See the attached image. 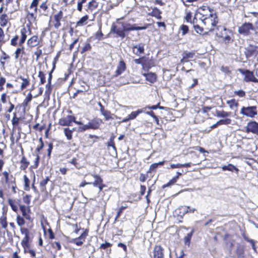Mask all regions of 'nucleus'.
I'll return each instance as SVG.
<instances>
[{
	"label": "nucleus",
	"instance_id": "1",
	"mask_svg": "<svg viewBox=\"0 0 258 258\" xmlns=\"http://www.w3.org/2000/svg\"><path fill=\"white\" fill-rule=\"evenodd\" d=\"M240 113L246 117L254 118L257 114V107L255 106H243Z\"/></svg>",
	"mask_w": 258,
	"mask_h": 258
},
{
	"label": "nucleus",
	"instance_id": "2",
	"mask_svg": "<svg viewBox=\"0 0 258 258\" xmlns=\"http://www.w3.org/2000/svg\"><path fill=\"white\" fill-rule=\"evenodd\" d=\"M201 18L218 19L214 11L207 6H202L199 9Z\"/></svg>",
	"mask_w": 258,
	"mask_h": 258
},
{
	"label": "nucleus",
	"instance_id": "3",
	"mask_svg": "<svg viewBox=\"0 0 258 258\" xmlns=\"http://www.w3.org/2000/svg\"><path fill=\"white\" fill-rule=\"evenodd\" d=\"M204 25L206 26V29L209 31L214 30V27H215L218 22V19L200 18Z\"/></svg>",
	"mask_w": 258,
	"mask_h": 258
},
{
	"label": "nucleus",
	"instance_id": "4",
	"mask_svg": "<svg viewBox=\"0 0 258 258\" xmlns=\"http://www.w3.org/2000/svg\"><path fill=\"white\" fill-rule=\"evenodd\" d=\"M244 53L247 58L258 57V46L249 44L245 48Z\"/></svg>",
	"mask_w": 258,
	"mask_h": 258
},
{
	"label": "nucleus",
	"instance_id": "5",
	"mask_svg": "<svg viewBox=\"0 0 258 258\" xmlns=\"http://www.w3.org/2000/svg\"><path fill=\"white\" fill-rule=\"evenodd\" d=\"M164 249L160 245L154 246L150 254L151 258H164Z\"/></svg>",
	"mask_w": 258,
	"mask_h": 258
},
{
	"label": "nucleus",
	"instance_id": "6",
	"mask_svg": "<svg viewBox=\"0 0 258 258\" xmlns=\"http://www.w3.org/2000/svg\"><path fill=\"white\" fill-rule=\"evenodd\" d=\"M254 27L250 23H245L238 28V32L243 36H247L250 34V31L253 30Z\"/></svg>",
	"mask_w": 258,
	"mask_h": 258
},
{
	"label": "nucleus",
	"instance_id": "7",
	"mask_svg": "<svg viewBox=\"0 0 258 258\" xmlns=\"http://www.w3.org/2000/svg\"><path fill=\"white\" fill-rule=\"evenodd\" d=\"M245 128V132L247 133H251L258 135V122L255 121H250L248 122Z\"/></svg>",
	"mask_w": 258,
	"mask_h": 258
},
{
	"label": "nucleus",
	"instance_id": "8",
	"mask_svg": "<svg viewBox=\"0 0 258 258\" xmlns=\"http://www.w3.org/2000/svg\"><path fill=\"white\" fill-rule=\"evenodd\" d=\"M75 121V117L72 115H68L67 117L60 118L58 124L62 126H70L72 122Z\"/></svg>",
	"mask_w": 258,
	"mask_h": 258
},
{
	"label": "nucleus",
	"instance_id": "9",
	"mask_svg": "<svg viewBox=\"0 0 258 258\" xmlns=\"http://www.w3.org/2000/svg\"><path fill=\"white\" fill-rule=\"evenodd\" d=\"M21 233L24 235V237L23 238L21 241V244L22 246H27V244H29V242L30 240V231L26 228H21Z\"/></svg>",
	"mask_w": 258,
	"mask_h": 258
},
{
	"label": "nucleus",
	"instance_id": "10",
	"mask_svg": "<svg viewBox=\"0 0 258 258\" xmlns=\"http://www.w3.org/2000/svg\"><path fill=\"white\" fill-rule=\"evenodd\" d=\"M239 71L245 75L244 80L246 82L252 81L254 82H257V79L254 77L252 72L248 71H243L242 69H239Z\"/></svg>",
	"mask_w": 258,
	"mask_h": 258
},
{
	"label": "nucleus",
	"instance_id": "11",
	"mask_svg": "<svg viewBox=\"0 0 258 258\" xmlns=\"http://www.w3.org/2000/svg\"><path fill=\"white\" fill-rule=\"evenodd\" d=\"M126 70V64L123 60H121L119 62V64L117 67L115 74L112 77H116L121 74Z\"/></svg>",
	"mask_w": 258,
	"mask_h": 258
},
{
	"label": "nucleus",
	"instance_id": "12",
	"mask_svg": "<svg viewBox=\"0 0 258 258\" xmlns=\"http://www.w3.org/2000/svg\"><path fill=\"white\" fill-rule=\"evenodd\" d=\"M111 33H115L117 36L123 38L125 37V34L124 33V28H117L116 26L113 25L111 28Z\"/></svg>",
	"mask_w": 258,
	"mask_h": 258
},
{
	"label": "nucleus",
	"instance_id": "13",
	"mask_svg": "<svg viewBox=\"0 0 258 258\" xmlns=\"http://www.w3.org/2000/svg\"><path fill=\"white\" fill-rule=\"evenodd\" d=\"M63 17V13L61 11H59L54 16V26L56 29H58L60 26V20Z\"/></svg>",
	"mask_w": 258,
	"mask_h": 258
},
{
	"label": "nucleus",
	"instance_id": "14",
	"mask_svg": "<svg viewBox=\"0 0 258 258\" xmlns=\"http://www.w3.org/2000/svg\"><path fill=\"white\" fill-rule=\"evenodd\" d=\"M87 235V233L86 232H84L82 235L79 236L78 238L73 239L71 242L74 243L76 245L78 246L81 245L84 241H85V239Z\"/></svg>",
	"mask_w": 258,
	"mask_h": 258
},
{
	"label": "nucleus",
	"instance_id": "15",
	"mask_svg": "<svg viewBox=\"0 0 258 258\" xmlns=\"http://www.w3.org/2000/svg\"><path fill=\"white\" fill-rule=\"evenodd\" d=\"M237 258H243L244 257V247L243 245L238 244L235 250Z\"/></svg>",
	"mask_w": 258,
	"mask_h": 258
},
{
	"label": "nucleus",
	"instance_id": "16",
	"mask_svg": "<svg viewBox=\"0 0 258 258\" xmlns=\"http://www.w3.org/2000/svg\"><path fill=\"white\" fill-rule=\"evenodd\" d=\"M188 209L189 207L186 206H182L175 210V212L180 217L183 216L186 213L188 212Z\"/></svg>",
	"mask_w": 258,
	"mask_h": 258
},
{
	"label": "nucleus",
	"instance_id": "17",
	"mask_svg": "<svg viewBox=\"0 0 258 258\" xmlns=\"http://www.w3.org/2000/svg\"><path fill=\"white\" fill-rule=\"evenodd\" d=\"M133 50L134 53L138 55H139L140 54H143L144 53V46L142 44H139L134 46L133 47Z\"/></svg>",
	"mask_w": 258,
	"mask_h": 258
},
{
	"label": "nucleus",
	"instance_id": "18",
	"mask_svg": "<svg viewBox=\"0 0 258 258\" xmlns=\"http://www.w3.org/2000/svg\"><path fill=\"white\" fill-rule=\"evenodd\" d=\"M103 123L102 120L100 118H96L90 122V125L91 126V129L96 130L99 128L101 123Z\"/></svg>",
	"mask_w": 258,
	"mask_h": 258
},
{
	"label": "nucleus",
	"instance_id": "19",
	"mask_svg": "<svg viewBox=\"0 0 258 258\" xmlns=\"http://www.w3.org/2000/svg\"><path fill=\"white\" fill-rule=\"evenodd\" d=\"M143 76L146 77V79L151 83H154L157 79L156 75L155 73H149L143 74Z\"/></svg>",
	"mask_w": 258,
	"mask_h": 258
},
{
	"label": "nucleus",
	"instance_id": "20",
	"mask_svg": "<svg viewBox=\"0 0 258 258\" xmlns=\"http://www.w3.org/2000/svg\"><path fill=\"white\" fill-rule=\"evenodd\" d=\"M161 13L162 12L159 9L155 7L152 9L151 15L153 17H156L158 20H161L162 19V17L161 16Z\"/></svg>",
	"mask_w": 258,
	"mask_h": 258
},
{
	"label": "nucleus",
	"instance_id": "21",
	"mask_svg": "<svg viewBox=\"0 0 258 258\" xmlns=\"http://www.w3.org/2000/svg\"><path fill=\"white\" fill-rule=\"evenodd\" d=\"M124 31H132V30H145L147 28V27H138L136 26L135 25H131L130 27H127L125 26H123Z\"/></svg>",
	"mask_w": 258,
	"mask_h": 258
},
{
	"label": "nucleus",
	"instance_id": "22",
	"mask_svg": "<svg viewBox=\"0 0 258 258\" xmlns=\"http://www.w3.org/2000/svg\"><path fill=\"white\" fill-rule=\"evenodd\" d=\"M146 111V108H143L140 109H138L136 111L132 112L130 114L128 115L129 119H135L139 114L144 112Z\"/></svg>",
	"mask_w": 258,
	"mask_h": 258
},
{
	"label": "nucleus",
	"instance_id": "23",
	"mask_svg": "<svg viewBox=\"0 0 258 258\" xmlns=\"http://www.w3.org/2000/svg\"><path fill=\"white\" fill-rule=\"evenodd\" d=\"M27 43L31 47L36 46L38 44V37L37 36H33L28 40Z\"/></svg>",
	"mask_w": 258,
	"mask_h": 258
},
{
	"label": "nucleus",
	"instance_id": "24",
	"mask_svg": "<svg viewBox=\"0 0 258 258\" xmlns=\"http://www.w3.org/2000/svg\"><path fill=\"white\" fill-rule=\"evenodd\" d=\"M35 14L36 13L34 12V13H30L29 12L27 13L26 18L29 22L31 24L35 23L36 21V16Z\"/></svg>",
	"mask_w": 258,
	"mask_h": 258
},
{
	"label": "nucleus",
	"instance_id": "25",
	"mask_svg": "<svg viewBox=\"0 0 258 258\" xmlns=\"http://www.w3.org/2000/svg\"><path fill=\"white\" fill-rule=\"evenodd\" d=\"M222 169L223 171L228 170L230 171H233L235 170L236 172V173H238L239 171L237 168H236L235 166L231 164H229L227 165H224L222 166Z\"/></svg>",
	"mask_w": 258,
	"mask_h": 258
},
{
	"label": "nucleus",
	"instance_id": "26",
	"mask_svg": "<svg viewBox=\"0 0 258 258\" xmlns=\"http://www.w3.org/2000/svg\"><path fill=\"white\" fill-rule=\"evenodd\" d=\"M23 247L24 248L25 253H29L32 257H34L35 256V251L34 250L30 249L29 244H27V246L26 245V246H25Z\"/></svg>",
	"mask_w": 258,
	"mask_h": 258
},
{
	"label": "nucleus",
	"instance_id": "27",
	"mask_svg": "<svg viewBox=\"0 0 258 258\" xmlns=\"http://www.w3.org/2000/svg\"><path fill=\"white\" fill-rule=\"evenodd\" d=\"M91 175L93 176L95 179L93 182H91V184H92L94 187L98 186L100 183L103 182V180L99 176L97 175Z\"/></svg>",
	"mask_w": 258,
	"mask_h": 258
},
{
	"label": "nucleus",
	"instance_id": "28",
	"mask_svg": "<svg viewBox=\"0 0 258 258\" xmlns=\"http://www.w3.org/2000/svg\"><path fill=\"white\" fill-rule=\"evenodd\" d=\"M24 53V47H19L16 49L15 52V59H18L20 55L21 54H23Z\"/></svg>",
	"mask_w": 258,
	"mask_h": 258
},
{
	"label": "nucleus",
	"instance_id": "29",
	"mask_svg": "<svg viewBox=\"0 0 258 258\" xmlns=\"http://www.w3.org/2000/svg\"><path fill=\"white\" fill-rule=\"evenodd\" d=\"M21 37L19 42V46H21L22 44L24 43L27 38V35L26 34V30L25 29H23L22 30H21Z\"/></svg>",
	"mask_w": 258,
	"mask_h": 258
},
{
	"label": "nucleus",
	"instance_id": "30",
	"mask_svg": "<svg viewBox=\"0 0 258 258\" xmlns=\"http://www.w3.org/2000/svg\"><path fill=\"white\" fill-rule=\"evenodd\" d=\"M64 134L68 140L72 139V131L69 127H66L63 129Z\"/></svg>",
	"mask_w": 258,
	"mask_h": 258
},
{
	"label": "nucleus",
	"instance_id": "31",
	"mask_svg": "<svg viewBox=\"0 0 258 258\" xmlns=\"http://www.w3.org/2000/svg\"><path fill=\"white\" fill-rule=\"evenodd\" d=\"M216 114H216L217 116L219 117L224 118V117L230 116L231 114V112H226L223 110L217 111L216 112Z\"/></svg>",
	"mask_w": 258,
	"mask_h": 258
},
{
	"label": "nucleus",
	"instance_id": "32",
	"mask_svg": "<svg viewBox=\"0 0 258 258\" xmlns=\"http://www.w3.org/2000/svg\"><path fill=\"white\" fill-rule=\"evenodd\" d=\"M194 232V230H192L190 233H188L184 238L185 244L187 245L188 246H189L190 239L192 236Z\"/></svg>",
	"mask_w": 258,
	"mask_h": 258
},
{
	"label": "nucleus",
	"instance_id": "33",
	"mask_svg": "<svg viewBox=\"0 0 258 258\" xmlns=\"http://www.w3.org/2000/svg\"><path fill=\"white\" fill-rule=\"evenodd\" d=\"M8 203L14 211L16 212L18 210L17 203L15 200L10 199L8 200Z\"/></svg>",
	"mask_w": 258,
	"mask_h": 258
},
{
	"label": "nucleus",
	"instance_id": "34",
	"mask_svg": "<svg viewBox=\"0 0 258 258\" xmlns=\"http://www.w3.org/2000/svg\"><path fill=\"white\" fill-rule=\"evenodd\" d=\"M1 21V26L4 27L7 25L8 23V16L6 14H3L0 17Z\"/></svg>",
	"mask_w": 258,
	"mask_h": 258
},
{
	"label": "nucleus",
	"instance_id": "35",
	"mask_svg": "<svg viewBox=\"0 0 258 258\" xmlns=\"http://www.w3.org/2000/svg\"><path fill=\"white\" fill-rule=\"evenodd\" d=\"M20 78L23 81V82L21 85V89L22 90H23L26 88L29 84V81L27 79L24 78L22 76H21Z\"/></svg>",
	"mask_w": 258,
	"mask_h": 258
},
{
	"label": "nucleus",
	"instance_id": "36",
	"mask_svg": "<svg viewBox=\"0 0 258 258\" xmlns=\"http://www.w3.org/2000/svg\"><path fill=\"white\" fill-rule=\"evenodd\" d=\"M49 180V178L48 176H47L45 179H43L40 182V186L41 188V189L44 191L45 190V186L47 184L48 181Z\"/></svg>",
	"mask_w": 258,
	"mask_h": 258
},
{
	"label": "nucleus",
	"instance_id": "37",
	"mask_svg": "<svg viewBox=\"0 0 258 258\" xmlns=\"http://www.w3.org/2000/svg\"><path fill=\"white\" fill-rule=\"evenodd\" d=\"M102 114L104 116L105 120H108L109 119H113L112 115L113 114H111L110 111L107 110L105 112L102 113Z\"/></svg>",
	"mask_w": 258,
	"mask_h": 258
},
{
	"label": "nucleus",
	"instance_id": "38",
	"mask_svg": "<svg viewBox=\"0 0 258 258\" xmlns=\"http://www.w3.org/2000/svg\"><path fill=\"white\" fill-rule=\"evenodd\" d=\"M0 224L2 225L3 228H6L8 225L7 222V218L6 216L3 215L0 218Z\"/></svg>",
	"mask_w": 258,
	"mask_h": 258
},
{
	"label": "nucleus",
	"instance_id": "39",
	"mask_svg": "<svg viewBox=\"0 0 258 258\" xmlns=\"http://www.w3.org/2000/svg\"><path fill=\"white\" fill-rule=\"evenodd\" d=\"M98 6V3L95 0H92L88 4V9L90 10H93L97 8Z\"/></svg>",
	"mask_w": 258,
	"mask_h": 258
},
{
	"label": "nucleus",
	"instance_id": "40",
	"mask_svg": "<svg viewBox=\"0 0 258 258\" xmlns=\"http://www.w3.org/2000/svg\"><path fill=\"white\" fill-rule=\"evenodd\" d=\"M88 19V16L86 15L83 17L79 21L77 22V25L78 26H83L84 25L87 20Z\"/></svg>",
	"mask_w": 258,
	"mask_h": 258
},
{
	"label": "nucleus",
	"instance_id": "41",
	"mask_svg": "<svg viewBox=\"0 0 258 258\" xmlns=\"http://www.w3.org/2000/svg\"><path fill=\"white\" fill-rule=\"evenodd\" d=\"M38 77L40 78V84H44L45 82H46L45 80V75L44 74V73L42 71H39L38 74Z\"/></svg>",
	"mask_w": 258,
	"mask_h": 258
},
{
	"label": "nucleus",
	"instance_id": "42",
	"mask_svg": "<svg viewBox=\"0 0 258 258\" xmlns=\"http://www.w3.org/2000/svg\"><path fill=\"white\" fill-rule=\"evenodd\" d=\"M220 70L227 75H229L231 73V70L229 67L222 66Z\"/></svg>",
	"mask_w": 258,
	"mask_h": 258
},
{
	"label": "nucleus",
	"instance_id": "43",
	"mask_svg": "<svg viewBox=\"0 0 258 258\" xmlns=\"http://www.w3.org/2000/svg\"><path fill=\"white\" fill-rule=\"evenodd\" d=\"M24 180L25 182V187L24 189L25 190H29L30 189L29 184H30V180L29 178L27 177L26 175L24 176Z\"/></svg>",
	"mask_w": 258,
	"mask_h": 258
},
{
	"label": "nucleus",
	"instance_id": "44",
	"mask_svg": "<svg viewBox=\"0 0 258 258\" xmlns=\"http://www.w3.org/2000/svg\"><path fill=\"white\" fill-rule=\"evenodd\" d=\"M164 162H159L157 163H153L151 164L150 166L149 170L150 171H154L156 170V169L158 167L159 165H162L163 164Z\"/></svg>",
	"mask_w": 258,
	"mask_h": 258
},
{
	"label": "nucleus",
	"instance_id": "45",
	"mask_svg": "<svg viewBox=\"0 0 258 258\" xmlns=\"http://www.w3.org/2000/svg\"><path fill=\"white\" fill-rule=\"evenodd\" d=\"M39 1V0H33L32 2L30 5V9L34 8V11L35 13H37V6L38 4Z\"/></svg>",
	"mask_w": 258,
	"mask_h": 258
},
{
	"label": "nucleus",
	"instance_id": "46",
	"mask_svg": "<svg viewBox=\"0 0 258 258\" xmlns=\"http://www.w3.org/2000/svg\"><path fill=\"white\" fill-rule=\"evenodd\" d=\"M218 121L219 122V125H222V124L227 125V124H229L231 123V119L230 118H226V119H220Z\"/></svg>",
	"mask_w": 258,
	"mask_h": 258
},
{
	"label": "nucleus",
	"instance_id": "47",
	"mask_svg": "<svg viewBox=\"0 0 258 258\" xmlns=\"http://www.w3.org/2000/svg\"><path fill=\"white\" fill-rule=\"evenodd\" d=\"M227 103L229 105L230 108H232L233 106L237 107L238 103L236 102L234 99L227 101Z\"/></svg>",
	"mask_w": 258,
	"mask_h": 258
},
{
	"label": "nucleus",
	"instance_id": "48",
	"mask_svg": "<svg viewBox=\"0 0 258 258\" xmlns=\"http://www.w3.org/2000/svg\"><path fill=\"white\" fill-rule=\"evenodd\" d=\"M17 222L19 226H22L25 224V220L24 218L20 216L17 217Z\"/></svg>",
	"mask_w": 258,
	"mask_h": 258
},
{
	"label": "nucleus",
	"instance_id": "49",
	"mask_svg": "<svg viewBox=\"0 0 258 258\" xmlns=\"http://www.w3.org/2000/svg\"><path fill=\"white\" fill-rule=\"evenodd\" d=\"M111 245L112 244L111 243L105 242V243L101 244L100 248L107 250L108 248L110 247Z\"/></svg>",
	"mask_w": 258,
	"mask_h": 258
},
{
	"label": "nucleus",
	"instance_id": "50",
	"mask_svg": "<svg viewBox=\"0 0 258 258\" xmlns=\"http://www.w3.org/2000/svg\"><path fill=\"white\" fill-rule=\"evenodd\" d=\"M180 30L182 31V35H184L188 32V27L186 25H182L180 27Z\"/></svg>",
	"mask_w": 258,
	"mask_h": 258
},
{
	"label": "nucleus",
	"instance_id": "51",
	"mask_svg": "<svg viewBox=\"0 0 258 258\" xmlns=\"http://www.w3.org/2000/svg\"><path fill=\"white\" fill-rule=\"evenodd\" d=\"M223 41L225 43H229L233 41V40L231 39V37L228 35H227L224 37H223Z\"/></svg>",
	"mask_w": 258,
	"mask_h": 258
},
{
	"label": "nucleus",
	"instance_id": "52",
	"mask_svg": "<svg viewBox=\"0 0 258 258\" xmlns=\"http://www.w3.org/2000/svg\"><path fill=\"white\" fill-rule=\"evenodd\" d=\"M194 28L197 33L201 34L203 32V28L198 25H194Z\"/></svg>",
	"mask_w": 258,
	"mask_h": 258
},
{
	"label": "nucleus",
	"instance_id": "53",
	"mask_svg": "<svg viewBox=\"0 0 258 258\" xmlns=\"http://www.w3.org/2000/svg\"><path fill=\"white\" fill-rule=\"evenodd\" d=\"M21 163L23 164L24 166V168H27L29 164V162L27 160L26 158L24 156L22 158Z\"/></svg>",
	"mask_w": 258,
	"mask_h": 258
},
{
	"label": "nucleus",
	"instance_id": "54",
	"mask_svg": "<svg viewBox=\"0 0 258 258\" xmlns=\"http://www.w3.org/2000/svg\"><path fill=\"white\" fill-rule=\"evenodd\" d=\"M32 95H31V94L29 93L24 101L23 103H24V105L27 106L28 103L31 101V100H32Z\"/></svg>",
	"mask_w": 258,
	"mask_h": 258
},
{
	"label": "nucleus",
	"instance_id": "55",
	"mask_svg": "<svg viewBox=\"0 0 258 258\" xmlns=\"http://www.w3.org/2000/svg\"><path fill=\"white\" fill-rule=\"evenodd\" d=\"M145 108H146V109L147 108L149 109H156L158 108L162 109H164V107H162V106H160L159 104H158L157 105H155L147 106L145 107Z\"/></svg>",
	"mask_w": 258,
	"mask_h": 258
},
{
	"label": "nucleus",
	"instance_id": "56",
	"mask_svg": "<svg viewBox=\"0 0 258 258\" xmlns=\"http://www.w3.org/2000/svg\"><path fill=\"white\" fill-rule=\"evenodd\" d=\"M234 94L240 97H243L245 96V92L241 90L235 91Z\"/></svg>",
	"mask_w": 258,
	"mask_h": 258
},
{
	"label": "nucleus",
	"instance_id": "57",
	"mask_svg": "<svg viewBox=\"0 0 258 258\" xmlns=\"http://www.w3.org/2000/svg\"><path fill=\"white\" fill-rule=\"evenodd\" d=\"M19 38V36L18 35H16L13 38H12L11 40V44L13 46H16L17 44V40Z\"/></svg>",
	"mask_w": 258,
	"mask_h": 258
},
{
	"label": "nucleus",
	"instance_id": "58",
	"mask_svg": "<svg viewBox=\"0 0 258 258\" xmlns=\"http://www.w3.org/2000/svg\"><path fill=\"white\" fill-rule=\"evenodd\" d=\"M91 47L89 43L85 44V46L82 48V50L81 53H84L88 50H89L91 49Z\"/></svg>",
	"mask_w": 258,
	"mask_h": 258
},
{
	"label": "nucleus",
	"instance_id": "59",
	"mask_svg": "<svg viewBox=\"0 0 258 258\" xmlns=\"http://www.w3.org/2000/svg\"><path fill=\"white\" fill-rule=\"evenodd\" d=\"M19 121V118L17 117L16 116V113H14V116L12 120V122L13 125H17Z\"/></svg>",
	"mask_w": 258,
	"mask_h": 258
},
{
	"label": "nucleus",
	"instance_id": "60",
	"mask_svg": "<svg viewBox=\"0 0 258 258\" xmlns=\"http://www.w3.org/2000/svg\"><path fill=\"white\" fill-rule=\"evenodd\" d=\"M178 178V176H176L174 177H173L172 179H171L169 182L167 184V185L166 186H170L171 185H172L174 183H175L176 181H177V179Z\"/></svg>",
	"mask_w": 258,
	"mask_h": 258
},
{
	"label": "nucleus",
	"instance_id": "61",
	"mask_svg": "<svg viewBox=\"0 0 258 258\" xmlns=\"http://www.w3.org/2000/svg\"><path fill=\"white\" fill-rule=\"evenodd\" d=\"M194 55V53L192 52H186L184 53L183 59L192 58Z\"/></svg>",
	"mask_w": 258,
	"mask_h": 258
},
{
	"label": "nucleus",
	"instance_id": "62",
	"mask_svg": "<svg viewBox=\"0 0 258 258\" xmlns=\"http://www.w3.org/2000/svg\"><path fill=\"white\" fill-rule=\"evenodd\" d=\"M107 146L112 147L114 150H116V147L113 142V137L110 139V141L107 143Z\"/></svg>",
	"mask_w": 258,
	"mask_h": 258
},
{
	"label": "nucleus",
	"instance_id": "63",
	"mask_svg": "<svg viewBox=\"0 0 258 258\" xmlns=\"http://www.w3.org/2000/svg\"><path fill=\"white\" fill-rule=\"evenodd\" d=\"M39 140L40 143V145L39 147H38L36 149V151H37V152H39L44 147V144L42 138H40Z\"/></svg>",
	"mask_w": 258,
	"mask_h": 258
},
{
	"label": "nucleus",
	"instance_id": "64",
	"mask_svg": "<svg viewBox=\"0 0 258 258\" xmlns=\"http://www.w3.org/2000/svg\"><path fill=\"white\" fill-rule=\"evenodd\" d=\"M31 196L30 195H26L25 197L23 198L24 202L27 204H29L30 203V198Z\"/></svg>",
	"mask_w": 258,
	"mask_h": 258
}]
</instances>
